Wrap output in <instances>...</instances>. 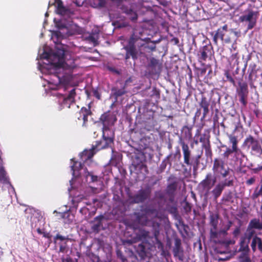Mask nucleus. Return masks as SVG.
<instances>
[{
	"label": "nucleus",
	"mask_w": 262,
	"mask_h": 262,
	"mask_svg": "<svg viewBox=\"0 0 262 262\" xmlns=\"http://www.w3.org/2000/svg\"><path fill=\"white\" fill-rule=\"evenodd\" d=\"M216 182V178L212 176L211 173H208L204 180L199 184V186L202 188L204 191L208 194L212 187Z\"/></svg>",
	"instance_id": "1a4fd4ad"
},
{
	"label": "nucleus",
	"mask_w": 262,
	"mask_h": 262,
	"mask_svg": "<svg viewBox=\"0 0 262 262\" xmlns=\"http://www.w3.org/2000/svg\"><path fill=\"white\" fill-rule=\"evenodd\" d=\"M211 234H215V232L214 233V232H213L212 229H211Z\"/></svg>",
	"instance_id": "a18cd8bd"
},
{
	"label": "nucleus",
	"mask_w": 262,
	"mask_h": 262,
	"mask_svg": "<svg viewBox=\"0 0 262 262\" xmlns=\"http://www.w3.org/2000/svg\"><path fill=\"white\" fill-rule=\"evenodd\" d=\"M147 235H148V232H145V233L144 234V235L145 236H147Z\"/></svg>",
	"instance_id": "c03bdc74"
},
{
	"label": "nucleus",
	"mask_w": 262,
	"mask_h": 262,
	"mask_svg": "<svg viewBox=\"0 0 262 262\" xmlns=\"http://www.w3.org/2000/svg\"><path fill=\"white\" fill-rule=\"evenodd\" d=\"M116 119L114 118V120H113V122L112 123V124H113L114 123V122L115 121H116Z\"/></svg>",
	"instance_id": "49530a36"
},
{
	"label": "nucleus",
	"mask_w": 262,
	"mask_h": 262,
	"mask_svg": "<svg viewBox=\"0 0 262 262\" xmlns=\"http://www.w3.org/2000/svg\"><path fill=\"white\" fill-rule=\"evenodd\" d=\"M182 147L184 154V163L189 165L190 163V151L189 149L188 146L184 142L182 143Z\"/></svg>",
	"instance_id": "4468645a"
},
{
	"label": "nucleus",
	"mask_w": 262,
	"mask_h": 262,
	"mask_svg": "<svg viewBox=\"0 0 262 262\" xmlns=\"http://www.w3.org/2000/svg\"><path fill=\"white\" fill-rule=\"evenodd\" d=\"M66 249V246L65 245H61L60 246V251L61 252H64L65 251V250Z\"/></svg>",
	"instance_id": "f704fd0d"
},
{
	"label": "nucleus",
	"mask_w": 262,
	"mask_h": 262,
	"mask_svg": "<svg viewBox=\"0 0 262 262\" xmlns=\"http://www.w3.org/2000/svg\"><path fill=\"white\" fill-rule=\"evenodd\" d=\"M157 216L158 213L156 210L148 208L142 211L138 216V220L139 223L143 225L149 226L152 224L151 220L153 217Z\"/></svg>",
	"instance_id": "39448f33"
},
{
	"label": "nucleus",
	"mask_w": 262,
	"mask_h": 262,
	"mask_svg": "<svg viewBox=\"0 0 262 262\" xmlns=\"http://www.w3.org/2000/svg\"><path fill=\"white\" fill-rule=\"evenodd\" d=\"M107 122H103V139L100 144H97L91 149L84 150L79 154L80 162L71 159V170L73 178L70 181L71 187L69 188L70 195L72 197L73 207H76L78 203L91 193H98L102 189V182L97 176L93 175L86 169H83L81 162L87 163L93 156L95 149L99 150L108 146L113 142L114 133L106 126Z\"/></svg>",
	"instance_id": "f03ea898"
},
{
	"label": "nucleus",
	"mask_w": 262,
	"mask_h": 262,
	"mask_svg": "<svg viewBox=\"0 0 262 262\" xmlns=\"http://www.w3.org/2000/svg\"><path fill=\"white\" fill-rule=\"evenodd\" d=\"M255 234V231L254 229L252 228L248 225L246 231L245 233V236L243 237H246L248 241H250L251 238Z\"/></svg>",
	"instance_id": "f3484780"
},
{
	"label": "nucleus",
	"mask_w": 262,
	"mask_h": 262,
	"mask_svg": "<svg viewBox=\"0 0 262 262\" xmlns=\"http://www.w3.org/2000/svg\"><path fill=\"white\" fill-rule=\"evenodd\" d=\"M234 151L232 150V148L227 147L226 150L223 154V156L225 158H228L231 154H233Z\"/></svg>",
	"instance_id": "c85d7f7f"
},
{
	"label": "nucleus",
	"mask_w": 262,
	"mask_h": 262,
	"mask_svg": "<svg viewBox=\"0 0 262 262\" xmlns=\"http://www.w3.org/2000/svg\"><path fill=\"white\" fill-rule=\"evenodd\" d=\"M248 225L254 229L262 230V221L259 219L255 218L251 220Z\"/></svg>",
	"instance_id": "2eb2a0df"
},
{
	"label": "nucleus",
	"mask_w": 262,
	"mask_h": 262,
	"mask_svg": "<svg viewBox=\"0 0 262 262\" xmlns=\"http://www.w3.org/2000/svg\"><path fill=\"white\" fill-rule=\"evenodd\" d=\"M232 150L234 151V158L237 161H240V162H241L242 159L245 157L244 153L238 147L232 149Z\"/></svg>",
	"instance_id": "dca6fc26"
},
{
	"label": "nucleus",
	"mask_w": 262,
	"mask_h": 262,
	"mask_svg": "<svg viewBox=\"0 0 262 262\" xmlns=\"http://www.w3.org/2000/svg\"><path fill=\"white\" fill-rule=\"evenodd\" d=\"M126 13L129 16L132 20H136L137 19V14L136 12L132 9L127 10Z\"/></svg>",
	"instance_id": "a878e982"
},
{
	"label": "nucleus",
	"mask_w": 262,
	"mask_h": 262,
	"mask_svg": "<svg viewBox=\"0 0 262 262\" xmlns=\"http://www.w3.org/2000/svg\"><path fill=\"white\" fill-rule=\"evenodd\" d=\"M261 169H262V166H259V167H258L257 168H256L254 169V170H255V171H258V170H261Z\"/></svg>",
	"instance_id": "ea45409f"
},
{
	"label": "nucleus",
	"mask_w": 262,
	"mask_h": 262,
	"mask_svg": "<svg viewBox=\"0 0 262 262\" xmlns=\"http://www.w3.org/2000/svg\"><path fill=\"white\" fill-rule=\"evenodd\" d=\"M250 241H248V239L246 238V237H242L240 240V248L239 250L243 252L244 257V260L247 261V262H249V260L247 259V253L249 251V246L248 244Z\"/></svg>",
	"instance_id": "f8f14e48"
},
{
	"label": "nucleus",
	"mask_w": 262,
	"mask_h": 262,
	"mask_svg": "<svg viewBox=\"0 0 262 262\" xmlns=\"http://www.w3.org/2000/svg\"><path fill=\"white\" fill-rule=\"evenodd\" d=\"M55 239L57 240V239H59L61 241H63L64 240H65L66 239V238L64 237V236H63L62 235H60L59 234H57L55 237Z\"/></svg>",
	"instance_id": "7c9ffc66"
},
{
	"label": "nucleus",
	"mask_w": 262,
	"mask_h": 262,
	"mask_svg": "<svg viewBox=\"0 0 262 262\" xmlns=\"http://www.w3.org/2000/svg\"><path fill=\"white\" fill-rule=\"evenodd\" d=\"M49 5H54L56 8L57 13L62 16V18L57 20L54 19V22L58 30L52 33V39L56 45L61 43V40L71 35L73 32L70 31V28H73L71 24V21L66 20L67 18L70 17L72 14L71 11L63 7L62 3L60 0H53L52 2L50 1Z\"/></svg>",
	"instance_id": "7ed1b4c3"
},
{
	"label": "nucleus",
	"mask_w": 262,
	"mask_h": 262,
	"mask_svg": "<svg viewBox=\"0 0 262 262\" xmlns=\"http://www.w3.org/2000/svg\"><path fill=\"white\" fill-rule=\"evenodd\" d=\"M103 218V216H97L95 218V221L97 222L96 224H94L93 228L95 230H98L99 229L101 226V220Z\"/></svg>",
	"instance_id": "bb28decb"
},
{
	"label": "nucleus",
	"mask_w": 262,
	"mask_h": 262,
	"mask_svg": "<svg viewBox=\"0 0 262 262\" xmlns=\"http://www.w3.org/2000/svg\"><path fill=\"white\" fill-rule=\"evenodd\" d=\"M112 92L113 93V94L116 97H118L119 96H121L122 95H123L125 92L124 90V89H119L118 90L116 88H113L112 89Z\"/></svg>",
	"instance_id": "cd10ccee"
},
{
	"label": "nucleus",
	"mask_w": 262,
	"mask_h": 262,
	"mask_svg": "<svg viewBox=\"0 0 262 262\" xmlns=\"http://www.w3.org/2000/svg\"><path fill=\"white\" fill-rule=\"evenodd\" d=\"M177 184L175 183L169 184L167 187V192L169 194H172L177 189Z\"/></svg>",
	"instance_id": "393cba45"
},
{
	"label": "nucleus",
	"mask_w": 262,
	"mask_h": 262,
	"mask_svg": "<svg viewBox=\"0 0 262 262\" xmlns=\"http://www.w3.org/2000/svg\"><path fill=\"white\" fill-rule=\"evenodd\" d=\"M228 138L229 140V143L231 144V147L232 148V149L237 148L238 141L237 137L234 136L230 135L228 136Z\"/></svg>",
	"instance_id": "412c9836"
},
{
	"label": "nucleus",
	"mask_w": 262,
	"mask_h": 262,
	"mask_svg": "<svg viewBox=\"0 0 262 262\" xmlns=\"http://www.w3.org/2000/svg\"><path fill=\"white\" fill-rule=\"evenodd\" d=\"M254 181H255V179L253 178H252L249 179L248 180H247V183L248 185H251L254 182Z\"/></svg>",
	"instance_id": "473e14b6"
},
{
	"label": "nucleus",
	"mask_w": 262,
	"mask_h": 262,
	"mask_svg": "<svg viewBox=\"0 0 262 262\" xmlns=\"http://www.w3.org/2000/svg\"><path fill=\"white\" fill-rule=\"evenodd\" d=\"M236 47L235 46V42L234 43H233V45H232V49H233L234 50H236Z\"/></svg>",
	"instance_id": "58836bf2"
},
{
	"label": "nucleus",
	"mask_w": 262,
	"mask_h": 262,
	"mask_svg": "<svg viewBox=\"0 0 262 262\" xmlns=\"http://www.w3.org/2000/svg\"><path fill=\"white\" fill-rule=\"evenodd\" d=\"M48 13H46V14H45L46 17H47V16H48Z\"/></svg>",
	"instance_id": "de8ad7c7"
},
{
	"label": "nucleus",
	"mask_w": 262,
	"mask_h": 262,
	"mask_svg": "<svg viewBox=\"0 0 262 262\" xmlns=\"http://www.w3.org/2000/svg\"><path fill=\"white\" fill-rule=\"evenodd\" d=\"M149 191L148 189L141 190L137 194L130 199L131 202L138 203L142 202L148 197Z\"/></svg>",
	"instance_id": "9b49d317"
},
{
	"label": "nucleus",
	"mask_w": 262,
	"mask_h": 262,
	"mask_svg": "<svg viewBox=\"0 0 262 262\" xmlns=\"http://www.w3.org/2000/svg\"><path fill=\"white\" fill-rule=\"evenodd\" d=\"M239 95H247L248 93V86L246 83H239Z\"/></svg>",
	"instance_id": "aec40b11"
},
{
	"label": "nucleus",
	"mask_w": 262,
	"mask_h": 262,
	"mask_svg": "<svg viewBox=\"0 0 262 262\" xmlns=\"http://www.w3.org/2000/svg\"><path fill=\"white\" fill-rule=\"evenodd\" d=\"M251 247L253 252H255L258 249L262 253V239L259 237L255 235L252 240Z\"/></svg>",
	"instance_id": "ddd939ff"
},
{
	"label": "nucleus",
	"mask_w": 262,
	"mask_h": 262,
	"mask_svg": "<svg viewBox=\"0 0 262 262\" xmlns=\"http://www.w3.org/2000/svg\"><path fill=\"white\" fill-rule=\"evenodd\" d=\"M141 40L139 38L135 40L133 36L130 38L128 46L125 47L126 51L125 57L126 59H128L130 56L134 59L137 58V52L136 46V45H138Z\"/></svg>",
	"instance_id": "6e6552de"
},
{
	"label": "nucleus",
	"mask_w": 262,
	"mask_h": 262,
	"mask_svg": "<svg viewBox=\"0 0 262 262\" xmlns=\"http://www.w3.org/2000/svg\"><path fill=\"white\" fill-rule=\"evenodd\" d=\"M200 105H201V107L203 108V111H204L203 116H204V117H205V116L206 115V114L209 112L208 107H209V104L207 102V101L206 100L205 98H203L202 100V101L200 103Z\"/></svg>",
	"instance_id": "6ab92c4d"
},
{
	"label": "nucleus",
	"mask_w": 262,
	"mask_h": 262,
	"mask_svg": "<svg viewBox=\"0 0 262 262\" xmlns=\"http://www.w3.org/2000/svg\"><path fill=\"white\" fill-rule=\"evenodd\" d=\"M213 170L216 174H220L223 178L227 177L230 173V169L225 165L224 162L221 159L214 160Z\"/></svg>",
	"instance_id": "0eeeda50"
},
{
	"label": "nucleus",
	"mask_w": 262,
	"mask_h": 262,
	"mask_svg": "<svg viewBox=\"0 0 262 262\" xmlns=\"http://www.w3.org/2000/svg\"><path fill=\"white\" fill-rule=\"evenodd\" d=\"M241 97L240 101L244 104L246 105L245 97L246 95H239Z\"/></svg>",
	"instance_id": "2f4dec72"
},
{
	"label": "nucleus",
	"mask_w": 262,
	"mask_h": 262,
	"mask_svg": "<svg viewBox=\"0 0 262 262\" xmlns=\"http://www.w3.org/2000/svg\"><path fill=\"white\" fill-rule=\"evenodd\" d=\"M262 142L249 135L244 140L243 146L250 150L251 155L260 157L262 155Z\"/></svg>",
	"instance_id": "20e7f679"
},
{
	"label": "nucleus",
	"mask_w": 262,
	"mask_h": 262,
	"mask_svg": "<svg viewBox=\"0 0 262 262\" xmlns=\"http://www.w3.org/2000/svg\"><path fill=\"white\" fill-rule=\"evenodd\" d=\"M92 40H93V41L94 42H95L96 41V39H95L94 38H93Z\"/></svg>",
	"instance_id": "37998d69"
},
{
	"label": "nucleus",
	"mask_w": 262,
	"mask_h": 262,
	"mask_svg": "<svg viewBox=\"0 0 262 262\" xmlns=\"http://www.w3.org/2000/svg\"><path fill=\"white\" fill-rule=\"evenodd\" d=\"M202 56L204 59L206 57L207 55H206V53H205V52L204 51L202 53Z\"/></svg>",
	"instance_id": "4c0bfd02"
},
{
	"label": "nucleus",
	"mask_w": 262,
	"mask_h": 262,
	"mask_svg": "<svg viewBox=\"0 0 262 262\" xmlns=\"http://www.w3.org/2000/svg\"><path fill=\"white\" fill-rule=\"evenodd\" d=\"M63 217L64 219V223L67 224L71 223L74 220V215L69 212H65L63 214Z\"/></svg>",
	"instance_id": "5701e85b"
},
{
	"label": "nucleus",
	"mask_w": 262,
	"mask_h": 262,
	"mask_svg": "<svg viewBox=\"0 0 262 262\" xmlns=\"http://www.w3.org/2000/svg\"><path fill=\"white\" fill-rule=\"evenodd\" d=\"M80 114H81L80 117H82V119L83 120L84 122H85L87 120L88 116L90 115L89 110L86 108L82 107L80 110Z\"/></svg>",
	"instance_id": "b1692460"
},
{
	"label": "nucleus",
	"mask_w": 262,
	"mask_h": 262,
	"mask_svg": "<svg viewBox=\"0 0 262 262\" xmlns=\"http://www.w3.org/2000/svg\"><path fill=\"white\" fill-rule=\"evenodd\" d=\"M145 48H148L151 51H154L156 49V46L154 43H152V45H150L149 44H147L144 45Z\"/></svg>",
	"instance_id": "c756f323"
},
{
	"label": "nucleus",
	"mask_w": 262,
	"mask_h": 262,
	"mask_svg": "<svg viewBox=\"0 0 262 262\" xmlns=\"http://www.w3.org/2000/svg\"><path fill=\"white\" fill-rule=\"evenodd\" d=\"M105 4V2L103 1H100V6H103Z\"/></svg>",
	"instance_id": "a19ab883"
},
{
	"label": "nucleus",
	"mask_w": 262,
	"mask_h": 262,
	"mask_svg": "<svg viewBox=\"0 0 262 262\" xmlns=\"http://www.w3.org/2000/svg\"><path fill=\"white\" fill-rule=\"evenodd\" d=\"M221 30H223L224 32H226L227 30V26L224 25L222 28L220 29Z\"/></svg>",
	"instance_id": "e433bc0d"
},
{
	"label": "nucleus",
	"mask_w": 262,
	"mask_h": 262,
	"mask_svg": "<svg viewBox=\"0 0 262 262\" xmlns=\"http://www.w3.org/2000/svg\"><path fill=\"white\" fill-rule=\"evenodd\" d=\"M210 224L213 227L214 230H216L218 224V215L212 214L210 216Z\"/></svg>",
	"instance_id": "4be33fe9"
},
{
	"label": "nucleus",
	"mask_w": 262,
	"mask_h": 262,
	"mask_svg": "<svg viewBox=\"0 0 262 262\" xmlns=\"http://www.w3.org/2000/svg\"><path fill=\"white\" fill-rule=\"evenodd\" d=\"M230 31H231V32H233L235 35L237 36L238 32H237L236 31H233L232 29H231Z\"/></svg>",
	"instance_id": "79ce46f5"
},
{
	"label": "nucleus",
	"mask_w": 262,
	"mask_h": 262,
	"mask_svg": "<svg viewBox=\"0 0 262 262\" xmlns=\"http://www.w3.org/2000/svg\"><path fill=\"white\" fill-rule=\"evenodd\" d=\"M57 49L55 52L52 53L49 47L45 45L43 49L39 50L37 59L38 60L39 57L40 59H45L46 62L42 63L38 62V68L43 74L50 75L48 79H45L49 84L50 89L63 91L71 89L68 96L63 94L58 96L60 109L70 108L74 103L76 95L75 89L72 88V78L69 74L62 75L60 73L64 70L72 69L74 66L71 64V61H65L64 46L62 45L60 48L57 47Z\"/></svg>",
	"instance_id": "f257e3e1"
},
{
	"label": "nucleus",
	"mask_w": 262,
	"mask_h": 262,
	"mask_svg": "<svg viewBox=\"0 0 262 262\" xmlns=\"http://www.w3.org/2000/svg\"><path fill=\"white\" fill-rule=\"evenodd\" d=\"M233 179H231L230 177H229L224 181H221L217 184L212 191V193L215 198H218L221 194L222 192L226 186H231L233 185Z\"/></svg>",
	"instance_id": "9d476101"
},
{
	"label": "nucleus",
	"mask_w": 262,
	"mask_h": 262,
	"mask_svg": "<svg viewBox=\"0 0 262 262\" xmlns=\"http://www.w3.org/2000/svg\"><path fill=\"white\" fill-rule=\"evenodd\" d=\"M225 35V32L221 29H218L213 37V41L215 44L217 43V40L221 39L222 40H224V38Z\"/></svg>",
	"instance_id": "a211bd4d"
},
{
	"label": "nucleus",
	"mask_w": 262,
	"mask_h": 262,
	"mask_svg": "<svg viewBox=\"0 0 262 262\" xmlns=\"http://www.w3.org/2000/svg\"><path fill=\"white\" fill-rule=\"evenodd\" d=\"M258 14L257 12L248 10L241 15L239 19L241 22L247 24L248 30H251L254 27L257 21Z\"/></svg>",
	"instance_id": "423d86ee"
},
{
	"label": "nucleus",
	"mask_w": 262,
	"mask_h": 262,
	"mask_svg": "<svg viewBox=\"0 0 262 262\" xmlns=\"http://www.w3.org/2000/svg\"><path fill=\"white\" fill-rule=\"evenodd\" d=\"M223 41H224L225 42L228 43L230 42L231 39H230V37H225V38H224V40Z\"/></svg>",
	"instance_id": "c9c22d12"
},
{
	"label": "nucleus",
	"mask_w": 262,
	"mask_h": 262,
	"mask_svg": "<svg viewBox=\"0 0 262 262\" xmlns=\"http://www.w3.org/2000/svg\"><path fill=\"white\" fill-rule=\"evenodd\" d=\"M240 232V229L239 228H236L234 232H233V234L236 236L237 235H238Z\"/></svg>",
	"instance_id": "72a5a7b5"
}]
</instances>
